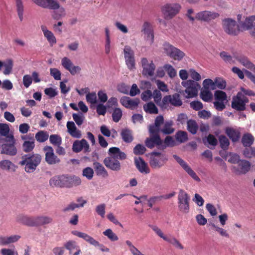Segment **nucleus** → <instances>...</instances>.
<instances>
[{
    "label": "nucleus",
    "instance_id": "1",
    "mask_svg": "<svg viewBox=\"0 0 255 255\" xmlns=\"http://www.w3.org/2000/svg\"><path fill=\"white\" fill-rule=\"evenodd\" d=\"M109 156L106 157L103 163L108 168L119 171L121 169V165L119 160H124L127 158L126 154L122 151L119 147H112L108 151Z\"/></svg>",
    "mask_w": 255,
    "mask_h": 255
},
{
    "label": "nucleus",
    "instance_id": "2",
    "mask_svg": "<svg viewBox=\"0 0 255 255\" xmlns=\"http://www.w3.org/2000/svg\"><path fill=\"white\" fill-rule=\"evenodd\" d=\"M41 156L38 153H29L21 156L19 162L20 165H24V170L27 173L33 172L41 161Z\"/></svg>",
    "mask_w": 255,
    "mask_h": 255
},
{
    "label": "nucleus",
    "instance_id": "3",
    "mask_svg": "<svg viewBox=\"0 0 255 255\" xmlns=\"http://www.w3.org/2000/svg\"><path fill=\"white\" fill-rule=\"evenodd\" d=\"M168 158L164 154L157 151H153L150 153L149 165L152 169H158L164 165Z\"/></svg>",
    "mask_w": 255,
    "mask_h": 255
},
{
    "label": "nucleus",
    "instance_id": "4",
    "mask_svg": "<svg viewBox=\"0 0 255 255\" xmlns=\"http://www.w3.org/2000/svg\"><path fill=\"white\" fill-rule=\"evenodd\" d=\"M190 197L189 195L183 189H180L178 195V204L179 211L187 214L189 212Z\"/></svg>",
    "mask_w": 255,
    "mask_h": 255
},
{
    "label": "nucleus",
    "instance_id": "5",
    "mask_svg": "<svg viewBox=\"0 0 255 255\" xmlns=\"http://www.w3.org/2000/svg\"><path fill=\"white\" fill-rule=\"evenodd\" d=\"M169 104L174 107L181 106L183 104V102L180 94L174 93L172 95L164 96L162 100L160 106L162 109H166L168 107Z\"/></svg>",
    "mask_w": 255,
    "mask_h": 255
},
{
    "label": "nucleus",
    "instance_id": "6",
    "mask_svg": "<svg viewBox=\"0 0 255 255\" xmlns=\"http://www.w3.org/2000/svg\"><path fill=\"white\" fill-rule=\"evenodd\" d=\"M5 141L9 143H4L1 145L0 153L10 156L16 155L17 153V149L15 146V140L13 135L10 134L7 136V139H5Z\"/></svg>",
    "mask_w": 255,
    "mask_h": 255
},
{
    "label": "nucleus",
    "instance_id": "7",
    "mask_svg": "<svg viewBox=\"0 0 255 255\" xmlns=\"http://www.w3.org/2000/svg\"><path fill=\"white\" fill-rule=\"evenodd\" d=\"M163 49L167 55L175 60L180 61L185 56V53L169 43L163 44Z\"/></svg>",
    "mask_w": 255,
    "mask_h": 255
},
{
    "label": "nucleus",
    "instance_id": "8",
    "mask_svg": "<svg viewBox=\"0 0 255 255\" xmlns=\"http://www.w3.org/2000/svg\"><path fill=\"white\" fill-rule=\"evenodd\" d=\"M249 102L248 98L241 92H238L233 98L232 108L238 111H244L246 110V104Z\"/></svg>",
    "mask_w": 255,
    "mask_h": 255
},
{
    "label": "nucleus",
    "instance_id": "9",
    "mask_svg": "<svg viewBox=\"0 0 255 255\" xmlns=\"http://www.w3.org/2000/svg\"><path fill=\"white\" fill-rule=\"evenodd\" d=\"M182 85L186 88L185 92L187 94V97L188 98L196 96L198 90L200 88V85L197 82L191 80L182 82Z\"/></svg>",
    "mask_w": 255,
    "mask_h": 255
},
{
    "label": "nucleus",
    "instance_id": "10",
    "mask_svg": "<svg viewBox=\"0 0 255 255\" xmlns=\"http://www.w3.org/2000/svg\"><path fill=\"white\" fill-rule=\"evenodd\" d=\"M181 8L177 3L167 4L162 8L164 17L166 19H170L177 14Z\"/></svg>",
    "mask_w": 255,
    "mask_h": 255
},
{
    "label": "nucleus",
    "instance_id": "11",
    "mask_svg": "<svg viewBox=\"0 0 255 255\" xmlns=\"http://www.w3.org/2000/svg\"><path fill=\"white\" fill-rule=\"evenodd\" d=\"M223 28L225 31L229 35H237L240 32L236 21L230 18L224 20Z\"/></svg>",
    "mask_w": 255,
    "mask_h": 255
},
{
    "label": "nucleus",
    "instance_id": "12",
    "mask_svg": "<svg viewBox=\"0 0 255 255\" xmlns=\"http://www.w3.org/2000/svg\"><path fill=\"white\" fill-rule=\"evenodd\" d=\"M220 14L216 12L209 10H204L196 14V20L209 22L219 16Z\"/></svg>",
    "mask_w": 255,
    "mask_h": 255
},
{
    "label": "nucleus",
    "instance_id": "13",
    "mask_svg": "<svg viewBox=\"0 0 255 255\" xmlns=\"http://www.w3.org/2000/svg\"><path fill=\"white\" fill-rule=\"evenodd\" d=\"M43 150L45 152V161L48 164H55L60 162V159L54 154L51 146H46Z\"/></svg>",
    "mask_w": 255,
    "mask_h": 255
},
{
    "label": "nucleus",
    "instance_id": "14",
    "mask_svg": "<svg viewBox=\"0 0 255 255\" xmlns=\"http://www.w3.org/2000/svg\"><path fill=\"white\" fill-rule=\"evenodd\" d=\"M174 158L184 169V170L195 180L200 181V178L197 175L196 173L191 168L189 165L184 160L181 159L179 156L176 154L173 155Z\"/></svg>",
    "mask_w": 255,
    "mask_h": 255
},
{
    "label": "nucleus",
    "instance_id": "15",
    "mask_svg": "<svg viewBox=\"0 0 255 255\" xmlns=\"http://www.w3.org/2000/svg\"><path fill=\"white\" fill-rule=\"evenodd\" d=\"M141 66L143 68L142 74L145 76H152L154 74L155 66L152 61L148 62L146 58H142L141 60Z\"/></svg>",
    "mask_w": 255,
    "mask_h": 255
},
{
    "label": "nucleus",
    "instance_id": "16",
    "mask_svg": "<svg viewBox=\"0 0 255 255\" xmlns=\"http://www.w3.org/2000/svg\"><path fill=\"white\" fill-rule=\"evenodd\" d=\"M68 181V175H61L53 177L49 184L52 187H67Z\"/></svg>",
    "mask_w": 255,
    "mask_h": 255
},
{
    "label": "nucleus",
    "instance_id": "17",
    "mask_svg": "<svg viewBox=\"0 0 255 255\" xmlns=\"http://www.w3.org/2000/svg\"><path fill=\"white\" fill-rule=\"evenodd\" d=\"M34 3L43 8L50 9H57L60 7L59 4L54 0H32Z\"/></svg>",
    "mask_w": 255,
    "mask_h": 255
},
{
    "label": "nucleus",
    "instance_id": "18",
    "mask_svg": "<svg viewBox=\"0 0 255 255\" xmlns=\"http://www.w3.org/2000/svg\"><path fill=\"white\" fill-rule=\"evenodd\" d=\"M161 138L159 135H150V137L146 138L145 140V145L150 149L156 146L158 149H160L159 147L161 146Z\"/></svg>",
    "mask_w": 255,
    "mask_h": 255
},
{
    "label": "nucleus",
    "instance_id": "19",
    "mask_svg": "<svg viewBox=\"0 0 255 255\" xmlns=\"http://www.w3.org/2000/svg\"><path fill=\"white\" fill-rule=\"evenodd\" d=\"M83 149L85 152L90 151V146L87 141L85 139L81 140H76L74 142L72 145V150L75 152H79Z\"/></svg>",
    "mask_w": 255,
    "mask_h": 255
},
{
    "label": "nucleus",
    "instance_id": "20",
    "mask_svg": "<svg viewBox=\"0 0 255 255\" xmlns=\"http://www.w3.org/2000/svg\"><path fill=\"white\" fill-rule=\"evenodd\" d=\"M120 102L126 108L133 109L138 106L139 100L138 98L131 99L128 97H123L120 99Z\"/></svg>",
    "mask_w": 255,
    "mask_h": 255
},
{
    "label": "nucleus",
    "instance_id": "21",
    "mask_svg": "<svg viewBox=\"0 0 255 255\" xmlns=\"http://www.w3.org/2000/svg\"><path fill=\"white\" fill-rule=\"evenodd\" d=\"M251 163L246 160H241L238 164V168L234 166V169L238 174H245L249 171L251 168Z\"/></svg>",
    "mask_w": 255,
    "mask_h": 255
},
{
    "label": "nucleus",
    "instance_id": "22",
    "mask_svg": "<svg viewBox=\"0 0 255 255\" xmlns=\"http://www.w3.org/2000/svg\"><path fill=\"white\" fill-rule=\"evenodd\" d=\"M134 162L137 169L140 173L145 174L150 173V170L147 164L142 158L139 157L137 158H135Z\"/></svg>",
    "mask_w": 255,
    "mask_h": 255
},
{
    "label": "nucleus",
    "instance_id": "23",
    "mask_svg": "<svg viewBox=\"0 0 255 255\" xmlns=\"http://www.w3.org/2000/svg\"><path fill=\"white\" fill-rule=\"evenodd\" d=\"M225 133L233 142L238 141L241 137V132L240 131L233 128H226L225 129Z\"/></svg>",
    "mask_w": 255,
    "mask_h": 255
},
{
    "label": "nucleus",
    "instance_id": "24",
    "mask_svg": "<svg viewBox=\"0 0 255 255\" xmlns=\"http://www.w3.org/2000/svg\"><path fill=\"white\" fill-rule=\"evenodd\" d=\"M72 233L73 235L76 236L79 238L83 239L85 241L95 247H96V245H99V242L98 241L86 233L77 231H73L72 232Z\"/></svg>",
    "mask_w": 255,
    "mask_h": 255
},
{
    "label": "nucleus",
    "instance_id": "25",
    "mask_svg": "<svg viewBox=\"0 0 255 255\" xmlns=\"http://www.w3.org/2000/svg\"><path fill=\"white\" fill-rule=\"evenodd\" d=\"M17 221L27 226L36 227L35 217L20 215L17 217Z\"/></svg>",
    "mask_w": 255,
    "mask_h": 255
},
{
    "label": "nucleus",
    "instance_id": "26",
    "mask_svg": "<svg viewBox=\"0 0 255 255\" xmlns=\"http://www.w3.org/2000/svg\"><path fill=\"white\" fill-rule=\"evenodd\" d=\"M235 57L244 66L255 72V65L252 63L247 57L239 56Z\"/></svg>",
    "mask_w": 255,
    "mask_h": 255
},
{
    "label": "nucleus",
    "instance_id": "27",
    "mask_svg": "<svg viewBox=\"0 0 255 255\" xmlns=\"http://www.w3.org/2000/svg\"><path fill=\"white\" fill-rule=\"evenodd\" d=\"M64 247L69 251V254H71L74 250L76 252L73 255H79L81 252V250L77 243L74 241H69L64 244Z\"/></svg>",
    "mask_w": 255,
    "mask_h": 255
},
{
    "label": "nucleus",
    "instance_id": "28",
    "mask_svg": "<svg viewBox=\"0 0 255 255\" xmlns=\"http://www.w3.org/2000/svg\"><path fill=\"white\" fill-rule=\"evenodd\" d=\"M93 165L97 175L102 176L103 177H107L108 176V171L101 163L98 162H95L93 163Z\"/></svg>",
    "mask_w": 255,
    "mask_h": 255
},
{
    "label": "nucleus",
    "instance_id": "29",
    "mask_svg": "<svg viewBox=\"0 0 255 255\" xmlns=\"http://www.w3.org/2000/svg\"><path fill=\"white\" fill-rule=\"evenodd\" d=\"M35 221L36 227H38L51 223L53 219L46 216H38L35 217Z\"/></svg>",
    "mask_w": 255,
    "mask_h": 255
},
{
    "label": "nucleus",
    "instance_id": "30",
    "mask_svg": "<svg viewBox=\"0 0 255 255\" xmlns=\"http://www.w3.org/2000/svg\"><path fill=\"white\" fill-rule=\"evenodd\" d=\"M121 135L123 140L126 143H130L133 140L132 131L128 128L122 129Z\"/></svg>",
    "mask_w": 255,
    "mask_h": 255
},
{
    "label": "nucleus",
    "instance_id": "31",
    "mask_svg": "<svg viewBox=\"0 0 255 255\" xmlns=\"http://www.w3.org/2000/svg\"><path fill=\"white\" fill-rule=\"evenodd\" d=\"M161 146L159 147L160 150H163L167 147H173L176 145L175 141L173 138L171 136H167L164 140L161 139Z\"/></svg>",
    "mask_w": 255,
    "mask_h": 255
},
{
    "label": "nucleus",
    "instance_id": "32",
    "mask_svg": "<svg viewBox=\"0 0 255 255\" xmlns=\"http://www.w3.org/2000/svg\"><path fill=\"white\" fill-rule=\"evenodd\" d=\"M20 238L18 235H13L9 237H0V245H6L17 241Z\"/></svg>",
    "mask_w": 255,
    "mask_h": 255
},
{
    "label": "nucleus",
    "instance_id": "33",
    "mask_svg": "<svg viewBox=\"0 0 255 255\" xmlns=\"http://www.w3.org/2000/svg\"><path fill=\"white\" fill-rule=\"evenodd\" d=\"M255 138L254 136L250 133L244 134L242 138L241 142L246 147H249L253 144Z\"/></svg>",
    "mask_w": 255,
    "mask_h": 255
},
{
    "label": "nucleus",
    "instance_id": "34",
    "mask_svg": "<svg viewBox=\"0 0 255 255\" xmlns=\"http://www.w3.org/2000/svg\"><path fill=\"white\" fill-rule=\"evenodd\" d=\"M173 122L171 121L166 122L160 131L164 134H170L174 132L175 129L172 127Z\"/></svg>",
    "mask_w": 255,
    "mask_h": 255
},
{
    "label": "nucleus",
    "instance_id": "35",
    "mask_svg": "<svg viewBox=\"0 0 255 255\" xmlns=\"http://www.w3.org/2000/svg\"><path fill=\"white\" fill-rule=\"evenodd\" d=\"M67 188L72 187L73 186H77L81 184V179L76 176H69L68 175Z\"/></svg>",
    "mask_w": 255,
    "mask_h": 255
},
{
    "label": "nucleus",
    "instance_id": "36",
    "mask_svg": "<svg viewBox=\"0 0 255 255\" xmlns=\"http://www.w3.org/2000/svg\"><path fill=\"white\" fill-rule=\"evenodd\" d=\"M143 110L144 111L150 114H157L158 110L155 104L150 102L143 106Z\"/></svg>",
    "mask_w": 255,
    "mask_h": 255
},
{
    "label": "nucleus",
    "instance_id": "37",
    "mask_svg": "<svg viewBox=\"0 0 255 255\" xmlns=\"http://www.w3.org/2000/svg\"><path fill=\"white\" fill-rule=\"evenodd\" d=\"M187 130L192 134H195L198 129V126L195 120H189L187 122Z\"/></svg>",
    "mask_w": 255,
    "mask_h": 255
},
{
    "label": "nucleus",
    "instance_id": "38",
    "mask_svg": "<svg viewBox=\"0 0 255 255\" xmlns=\"http://www.w3.org/2000/svg\"><path fill=\"white\" fill-rule=\"evenodd\" d=\"M255 20V15L247 17L244 22L242 23V27L244 30H249L253 26L254 21Z\"/></svg>",
    "mask_w": 255,
    "mask_h": 255
},
{
    "label": "nucleus",
    "instance_id": "39",
    "mask_svg": "<svg viewBox=\"0 0 255 255\" xmlns=\"http://www.w3.org/2000/svg\"><path fill=\"white\" fill-rule=\"evenodd\" d=\"M175 137L177 141L184 143L188 140V134L186 131L179 130L176 133Z\"/></svg>",
    "mask_w": 255,
    "mask_h": 255
},
{
    "label": "nucleus",
    "instance_id": "40",
    "mask_svg": "<svg viewBox=\"0 0 255 255\" xmlns=\"http://www.w3.org/2000/svg\"><path fill=\"white\" fill-rule=\"evenodd\" d=\"M16 10L17 14L20 20L21 21L23 20V14L24 11V6L22 0H15Z\"/></svg>",
    "mask_w": 255,
    "mask_h": 255
},
{
    "label": "nucleus",
    "instance_id": "41",
    "mask_svg": "<svg viewBox=\"0 0 255 255\" xmlns=\"http://www.w3.org/2000/svg\"><path fill=\"white\" fill-rule=\"evenodd\" d=\"M201 98L205 102H209L213 98V94L208 90L204 89L200 93Z\"/></svg>",
    "mask_w": 255,
    "mask_h": 255
},
{
    "label": "nucleus",
    "instance_id": "42",
    "mask_svg": "<svg viewBox=\"0 0 255 255\" xmlns=\"http://www.w3.org/2000/svg\"><path fill=\"white\" fill-rule=\"evenodd\" d=\"M49 135L46 131L40 130L35 134V139L39 142H44L48 138Z\"/></svg>",
    "mask_w": 255,
    "mask_h": 255
},
{
    "label": "nucleus",
    "instance_id": "43",
    "mask_svg": "<svg viewBox=\"0 0 255 255\" xmlns=\"http://www.w3.org/2000/svg\"><path fill=\"white\" fill-rule=\"evenodd\" d=\"M23 151L25 152H30L35 147V142L30 141H24L22 145Z\"/></svg>",
    "mask_w": 255,
    "mask_h": 255
},
{
    "label": "nucleus",
    "instance_id": "44",
    "mask_svg": "<svg viewBox=\"0 0 255 255\" xmlns=\"http://www.w3.org/2000/svg\"><path fill=\"white\" fill-rule=\"evenodd\" d=\"M216 89H225L227 86L226 81L221 77H216L214 80Z\"/></svg>",
    "mask_w": 255,
    "mask_h": 255
},
{
    "label": "nucleus",
    "instance_id": "45",
    "mask_svg": "<svg viewBox=\"0 0 255 255\" xmlns=\"http://www.w3.org/2000/svg\"><path fill=\"white\" fill-rule=\"evenodd\" d=\"M3 66L4 67L3 74L4 75L9 74L12 69L13 61L11 59H7L5 62L3 63Z\"/></svg>",
    "mask_w": 255,
    "mask_h": 255
},
{
    "label": "nucleus",
    "instance_id": "46",
    "mask_svg": "<svg viewBox=\"0 0 255 255\" xmlns=\"http://www.w3.org/2000/svg\"><path fill=\"white\" fill-rule=\"evenodd\" d=\"M219 140L221 148L226 150L228 148L230 142L228 138L224 135H221L219 137Z\"/></svg>",
    "mask_w": 255,
    "mask_h": 255
},
{
    "label": "nucleus",
    "instance_id": "47",
    "mask_svg": "<svg viewBox=\"0 0 255 255\" xmlns=\"http://www.w3.org/2000/svg\"><path fill=\"white\" fill-rule=\"evenodd\" d=\"M163 68L165 71L167 73L169 77L173 78L176 76V71L171 65L168 64H165L164 65Z\"/></svg>",
    "mask_w": 255,
    "mask_h": 255
},
{
    "label": "nucleus",
    "instance_id": "48",
    "mask_svg": "<svg viewBox=\"0 0 255 255\" xmlns=\"http://www.w3.org/2000/svg\"><path fill=\"white\" fill-rule=\"evenodd\" d=\"M203 85L204 89L208 90L209 89L214 90L216 89V87L215 86L214 81H213L211 79H206L203 81Z\"/></svg>",
    "mask_w": 255,
    "mask_h": 255
},
{
    "label": "nucleus",
    "instance_id": "49",
    "mask_svg": "<svg viewBox=\"0 0 255 255\" xmlns=\"http://www.w3.org/2000/svg\"><path fill=\"white\" fill-rule=\"evenodd\" d=\"M49 140L54 145H60L62 143V138L57 134H51L49 136Z\"/></svg>",
    "mask_w": 255,
    "mask_h": 255
},
{
    "label": "nucleus",
    "instance_id": "50",
    "mask_svg": "<svg viewBox=\"0 0 255 255\" xmlns=\"http://www.w3.org/2000/svg\"><path fill=\"white\" fill-rule=\"evenodd\" d=\"M123 115L122 111L121 109L116 108L114 109L112 114V118L114 122L118 123L121 120Z\"/></svg>",
    "mask_w": 255,
    "mask_h": 255
},
{
    "label": "nucleus",
    "instance_id": "51",
    "mask_svg": "<svg viewBox=\"0 0 255 255\" xmlns=\"http://www.w3.org/2000/svg\"><path fill=\"white\" fill-rule=\"evenodd\" d=\"M243 154L246 158H251L255 156V148L253 147H246L243 151Z\"/></svg>",
    "mask_w": 255,
    "mask_h": 255
},
{
    "label": "nucleus",
    "instance_id": "52",
    "mask_svg": "<svg viewBox=\"0 0 255 255\" xmlns=\"http://www.w3.org/2000/svg\"><path fill=\"white\" fill-rule=\"evenodd\" d=\"M9 131V128L7 124H0V135L5 136L6 139H7V136L9 135L8 134Z\"/></svg>",
    "mask_w": 255,
    "mask_h": 255
},
{
    "label": "nucleus",
    "instance_id": "53",
    "mask_svg": "<svg viewBox=\"0 0 255 255\" xmlns=\"http://www.w3.org/2000/svg\"><path fill=\"white\" fill-rule=\"evenodd\" d=\"M103 234L107 236L111 241H118L119 238L115 234L113 231L110 229H107L103 232Z\"/></svg>",
    "mask_w": 255,
    "mask_h": 255
},
{
    "label": "nucleus",
    "instance_id": "54",
    "mask_svg": "<svg viewBox=\"0 0 255 255\" xmlns=\"http://www.w3.org/2000/svg\"><path fill=\"white\" fill-rule=\"evenodd\" d=\"M86 99L88 103L94 105L97 103V95L95 92L89 93L86 95Z\"/></svg>",
    "mask_w": 255,
    "mask_h": 255
},
{
    "label": "nucleus",
    "instance_id": "55",
    "mask_svg": "<svg viewBox=\"0 0 255 255\" xmlns=\"http://www.w3.org/2000/svg\"><path fill=\"white\" fill-rule=\"evenodd\" d=\"M215 98L216 100L224 101L227 100V95L226 93L223 91L217 90L214 94Z\"/></svg>",
    "mask_w": 255,
    "mask_h": 255
},
{
    "label": "nucleus",
    "instance_id": "56",
    "mask_svg": "<svg viewBox=\"0 0 255 255\" xmlns=\"http://www.w3.org/2000/svg\"><path fill=\"white\" fill-rule=\"evenodd\" d=\"M72 117L74 121L78 126L82 125L85 119L84 116L82 114H78L74 113L72 115Z\"/></svg>",
    "mask_w": 255,
    "mask_h": 255
},
{
    "label": "nucleus",
    "instance_id": "57",
    "mask_svg": "<svg viewBox=\"0 0 255 255\" xmlns=\"http://www.w3.org/2000/svg\"><path fill=\"white\" fill-rule=\"evenodd\" d=\"M146 150V148L142 144H138L133 148V153L135 155L143 154Z\"/></svg>",
    "mask_w": 255,
    "mask_h": 255
},
{
    "label": "nucleus",
    "instance_id": "58",
    "mask_svg": "<svg viewBox=\"0 0 255 255\" xmlns=\"http://www.w3.org/2000/svg\"><path fill=\"white\" fill-rule=\"evenodd\" d=\"M14 164L8 160H3L0 162V167L3 170H9Z\"/></svg>",
    "mask_w": 255,
    "mask_h": 255
},
{
    "label": "nucleus",
    "instance_id": "59",
    "mask_svg": "<svg viewBox=\"0 0 255 255\" xmlns=\"http://www.w3.org/2000/svg\"><path fill=\"white\" fill-rule=\"evenodd\" d=\"M220 55L225 62L229 63L230 64L235 63L233 59V57L230 55L228 54L227 52L225 51H222L220 53Z\"/></svg>",
    "mask_w": 255,
    "mask_h": 255
},
{
    "label": "nucleus",
    "instance_id": "60",
    "mask_svg": "<svg viewBox=\"0 0 255 255\" xmlns=\"http://www.w3.org/2000/svg\"><path fill=\"white\" fill-rule=\"evenodd\" d=\"M82 174L88 179L90 180L93 177L94 171L92 168L88 167L83 170Z\"/></svg>",
    "mask_w": 255,
    "mask_h": 255
},
{
    "label": "nucleus",
    "instance_id": "61",
    "mask_svg": "<svg viewBox=\"0 0 255 255\" xmlns=\"http://www.w3.org/2000/svg\"><path fill=\"white\" fill-rule=\"evenodd\" d=\"M141 31L144 34L149 33L151 34L153 30L150 23L147 21H145L143 24Z\"/></svg>",
    "mask_w": 255,
    "mask_h": 255
},
{
    "label": "nucleus",
    "instance_id": "62",
    "mask_svg": "<svg viewBox=\"0 0 255 255\" xmlns=\"http://www.w3.org/2000/svg\"><path fill=\"white\" fill-rule=\"evenodd\" d=\"M49 43L50 46H52L56 43V39L53 33L50 31L44 35Z\"/></svg>",
    "mask_w": 255,
    "mask_h": 255
},
{
    "label": "nucleus",
    "instance_id": "63",
    "mask_svg": "<svg viewBox=\"0 0 255 255\" xmlns=\"http://www.w3.org/2000/svg\"><path fill=\"white\" fill-rule=\"evenodd\" d=\"M124 54L125 59L134 57V55L133 51L131 49V47L128 45L125 46L124 49Z\"/></svg>",
    "mask_w": 255,
    "mask_h": 255
},
{
    "label": "nucleus",
    "instance_id": "64",
    "mask_svg": "<svg viewBox=\"0 0 255 255\" xmlns=\"http://www.w3.org/2000/svg\"><path fill=\"white\" fill-rule=\"evenodd\" d=\"M61 64L63 67L66 69L67 70H69L70 67L73 66V63L71 60L67 57H64L62 58L61 61Z\"/></svg>",
    "mask_w": 255,
    "mask_h": 255
}]
</instances>
